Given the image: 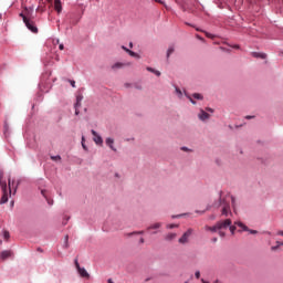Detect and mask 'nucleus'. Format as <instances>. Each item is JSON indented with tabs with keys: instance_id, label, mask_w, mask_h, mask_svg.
Listing matches in <instances>:
<instances>
[{
	"instance_id": "7c9ffc66",
	"label": "nucleus",
	"mask_w": 283,
	"mask_h": 283,
	"mask_svg": "<svg viewBox=\"0 0 283 283\" xmlns=\"http://www.w3.org/2000/svg\"><path fill=\"white\" fill-rule=\"evenodd\" d=\"M75 266H76V270L78 271V269H81V264H78V259H75Z\"/></svg>"
},
{
	"instance_id": "f8f14e48",
	"label": "nucleus",
	"mask_w": 283,
	"mask_h": 283,
	"mask_svg": "<svg viewBox=\"0 0 283 283\" xmlns=\"http://www.w3.org/2000/svg\"><path fill=\"white\" fill-rule=\"evenodd\" d=\"M125 65H129V63L125 64V63L117 62L112 65V70H120L122 67H125Z\"/></svg>"
},
{
	"instance_id": "de8ad7c7",
	"label": "nucleus",
	"mask_w": 283,
	"mask_h": 283,
	"mask_svg": "<svg viewBox=\"0 0 283 283\" xmlns=\"http://www.w3.org/2000/svg\"><path fill=\"white\" fill-rule=\"evenodd\" d=\"M41 193H42V196H43L44 198H48V197L45 196V190H42Z\"/></svg>"
},
{
	"instance_id": "0eeeda50",
	"label": "nucleus",
	"mask_w": 283,
	"mask_h": 283,
	"mask_svg": "<svg viewBox=\"0 0 283 283\" xmlns=\"http://www.w3.org/2000/svg\"><path fill=\"white\" fill-rule=\"evenodd\" d=\"M13 253L11 250H4L0 252V260H8V258H12Z\"/></svg>"
},
{
	"instance_id": "c03bdc74",
	"label": "nucleus",
	"mask_w": 283,
	"mask_h": 283,
	"mask_svg": "<svg viewBox=\"0 0 283 283\" xmlns=\"http://www.w3.org/2000/svg\"><path fill=\"white\" fill-rule=\"evenodd\" d=\"M181 150H182V151H189V148H187V147H181Z\"/></svg>"
},
{
	"instance_id": "cd10ccee",
	"label": "nucleus",
	"mask_w": 283,
	"mask_h": 283,
	"mask_svg": "<svg viewBox=\"0 0 283 283\" xmlns=\"http://www.w3.org/2000/svg\"><path fill=\"white\" fill-rule=\"evenodd\" d=\"M176 94H178L179 98L182 97V91H180L178 87H176Z\"/></svg>"
},
{
	"instance_id": "0e129e2a",
	"label": "nucleus",
	"mask_w": 283,
	"mask_h": 283,
	"mask_svg": "<svg viewBox=\"0 0 283 283\" xmlns=\"http://www.w3.org/2000/svg\"><path fill=\"white\" fill-rule=\"evenodd\" d=\"M234 48H237V50L240 48L239 45H235Z\"/></svg>"
},
{
	"instance_id": "20e7f679",
	"label": "nucleus",
	"mask_w": 283,
	"mask_h": 283,
	"mask_svg": "<svg viewBox=\"0 0 283 283\" xmlns=\"http://www.w3.org/2000/svg\"><path fill=\"white\" fill-rule=\"evenodd\" d=\"M193 233V229H188L182 235L181 238L179 239V244H188L189 242V238H191Z\"/></svg>"
},
{
	"instance_id": "3c124183",
	"label": "nucleus",
	"mask_w": 283,
	"mask_h": 283,
	"mask_svg": "<svg viewBox=\"0 0 283 283\" xmlns=\"http://www.w3.org/2000/svg\"><path fill=\"white\" fill-rule=\"evenodd\" d=\"M122 50H124L125 52H127V50H129V49H127V48H125V46H122Z\"/></svg>"
},
{
	"instance_id": "69168bd1",
	"label": "nucleus",
	"mask_w": 283,
	"mask_h": 283,
	"mask_svg": "<svg viewBox=\"0 0 283 283\" xmlns=\"http://www.w3.org/2000/svg\"><path fill=\"white\" fill-rule=\"evenodd\" d=\"M281 54H282V56H283V52H282Z\"/></svg>"
},
{
	"instance_id": "393cba45",
	"label": "nucleus",
	"mask_w": 283,
	"mask_h": 283,
	"mask_svg": "<svg viewBox=\"0 0 283 283\" xmlns=\"http://www.w3.org/2000/svg\"><path fill=\"white\" fill-rule=\"evenodd\" d=\"M187 98L192 103V105H196V101H193V97L186 93Z\"/></svg>"
},
{
	"instance_id": "052dcab7",
	"label": "nucleus",
	"mask_w": 283,
	"mask_h": 283,
	"mask_svg": "<svg viewBox=\"0 0 283 283\" xmlns=\"http://www.w3.org/2000/svg\"><path fill=\"white\" fill-rule=\"evenodd\" d=\"M245 118L250 119V118H253L252 116H247Z\"/></svg>"
},
{
	"instance_id": "e2e57ef3",
	"label": "nucleus",
	"mask_w": 283,
	"mask_h": 283,
	"mask_svg": "<svg viewBox=\"0 0 283 283\" xmlns=\"http://www.w3.org/2000/svg\"><path fill=\"white\" fill-rule=\"evenodd\" d=\"M49 3H52V0H46Z\"/></svg>"
},
{
	"instance_id": "5fc2aeb1",
	"label": "nucleus",
	"mask_w": 283,
	"mask_h": 283,
	"mask_svg": "<svg viewBox=\"0 0 283 283\" xmlns=\"http://www.w3.org/2000/svg\"><path fill=\"white\" fill-rule=\"evenodd\" d=\"M212 242H218V238L212 239Z\"/></svg>"
},
{
	"instance_id": "f3484780",
	"label": "nucleus",
	"mask_w": 283,
	"mask_h": 283,
	"mask_svg": "<svg viewBox=\"0 0 283 283\" xmlns=\"http://www.w3.org/2000/svg\"><path fill=\"white\" fill-rule=\"evenodd\" d=\"M205 229L206 231H211L212 233H216V231H219L217 223L213 227L206 226Z\"/></svg>"
},
{
	"instance_id": "7ed1b4c3",
	"label": "nucleus",
	"mask_w": 283,
	"mask_h": 283,
	"mask_svg": "<svg viewBox=\"0 0 283 283\" xmlns=\"http://www.w3.org/2000/svg\"><path fill=\"white\" fill-rule=\"evenodd\" d=\"M219 207H222V216L227 217L229 216V213H231V206L229 205V202H227V200L220 198Z\"/></svg>"
},
{
	"instance_id": "9b49d317",
	"label": "nucleus",
	"mask_w": 283,
	"mask_h": 283,
	"mask_svg": "<svg viewBox=\"0 0 283 283\" xmlns=\"http://www.w3.org/2000/svg\"><path fill=\"white\" fill-rule=\"evenodd\" d=\"M77 272L80 273L81 277H90V273H87L85 268H78Z\"/></svg>"
},
{
	"instance_id": "1a4fd4ad",
	"label": "nucleus",
	"mask_w": 283,
	"mask_h": 283,
	"mask_svg": "<svg viewBox=\"0 0 283 283\" xmlns=\"http://www.w3.org/2000/svg\"><path fill=\"white\" fill-rule=\"evenodd\" d=\"M54 10L57 12V14H61V12H63V6L61 4V0H54Z\"/></svg>"
},
{
	"instance_id": "ea45409f",
	"label": "nucleus",
	"mask_w": 283,
	"mask_h": 283,
	"mask_svg": "<svg viewBox=\"0 0 283 283\" xmlns=\"http://www.w3.org/2000/svg\"><path fill=\"white\" fill-rule=\"evenodd\" d=\"M277 247H283V242L282 241H276Z\"/></svg>"
},
{
	"instance_id": "aec40b11",
	"label": "nucleus",
	"mask_w": 283,
	"mask_h": 283,
	"mask_svg": "<svg viewBox=\"0 0 283 283\" xmlns=\"http://www.w3.org/2000/svg\"><path fill=\"white\" fill-rule=\"evenodd\" d=\"M64 249H70V237L69 235H66L65 238H64Z\"/></svg>"
},
{
	"instance_id": "4468645a",
	"label": "nucleus",
	"mask_w": 283,
	"mask_h": 283,
	"mask_svg": "<svg viewBox=\"0 0 283 283\" xmlns=\"http://www.w3.org/2000/svg\"><path fill=\"white\" fill-rule=\"evenodd\" d=\"M234 224L237 227H240V229H242V231H249V227H247L244 223H242V221H237V222H234Z\"/></svg>"
},
{
	"instance_id": "79ce46f5",
	"label": "nucleus",
	"mask_w": 283,
	"mask_h": 283,
	"mask_svg": "<svg viewBox=\"0 0 283 283\" xmlns=\"http://www.w3.org/2000/svg\"><path fill=\"white\" fill-rule=\"evenodd\" d=\"M280 247H277V244L275 247H272V251H277Z\"/></svg>"
},
{
	"instance_id": "6e6552de",
	"label": "nucleus",
	"mask_w": 283,
	"mask_h": 283,
	"mask_svg": "<svg viewBox=\"0 0 283 283\" xmlns=\"http://www.w3.org/2000/svg\"><path fill=\"white\" fill-rule=\"evenodd\" d=\"M210 117L211 115H209V113L205 112V109H200L198 118H200L201 120H209Z\"/></svg>"
},
{
	"instance_id": "9d476101",
	"label": "nucleus",
	"mask_w": 283,
	"mask_h": 283,
	"mask_svg": "<svg viewBox=\"0 0 283 283\" xmlns=\"http://www.w3.org/2000/svg\"><path fill=\"white\" fill-rule=\"evenodd\" d=\"M251 55L253 56V59H262L265 60L266 59V53H260V52H252Z\"/></svg>"
},
{
	"instance_id": "39448f33",
	"label": "nucleus",
	"mask_w": 283,
	"mask_h": 283,
	"mask_svg": "<svg viewBox=\"0 0 283 283\" xmlns=\"http://www.w3.org/2000/svg\"><path fill=\"white\" fill-rule=\"evenodd\" d=\"M230 224H232L231 219H226V220H221V221L217 222V228L220 231L222 229H229Z\"/></svg>"
},
{
	"instance_id": "49530a36",
	"label": "nucleus",
	"mask_w": 283,
	"mask_h": 283,
	"mask_svg": "<svg viewBox=\"0 0 283 283\" xmlns=\"http://www.w3.org/2000/svg\"><path fill=\"white\" fill-rule=\"evenodd\" d=\"M83 149H87V146H85V143L82 142Z\"/></svg>"
},
{
	"instance_id": "a878e982",
	"label": "nucleus",
	"mask_w": 283,
	"mask_h": 283,
	"mask_svg": "<svg viewBox=\"0 0 283 283\" xmlns=\"http://www.w3.org/2000/svg\"><path fill=\"white\" fill-rule=\"evenodd\" d=\"M36 12H41V13L45 12V7L39 6L36 9Z\"/></svg>"
},
{
	"instance_id": "a18cd8bd",
	"label": "nucleus",
	"mask_w": 283,
	"mask_h": 283,
	"mask_svg": "<svg viewBox=\"0 0 283 283\" xmlns=\"http://www.w3.org/2000/svg\"><path fill=\"white\" fill-rule=\"evenodd\" d=\"M139 242H140V244H145V239L140 238Z\"/></svg>"
},
{
	"instance_id": "dca6fc26",
	"label": "nucleus",
	"mask_w": 283,
	"mask_h": 283,
	"mask_svg": "<svg viewBox=\"0 0 283 283\" xmlns=\"http://www.w3.org/2000/svg\"><path fill=\"white\" fill-rule=\"evenodd\" d=\"M163 227V223L157 222L147 228V231H151V229H160Z\"/></svg>"
},
{
	"instance_id": "ddd939ff",
	"label": "nucleus",
	"mask_w": 283,
	"mask_h": 283,
	"mask_svg": "<svg viewBox=\"0 0 283 283\" xmlns=\"http://www.w3.org/2000/svg\"><path fill=\"white\" fill-rule=\"evenodd\" d=\"M106 145L109 146V148L113 150V151H116V148L114 147V139L112 138H106Z\"/></svg>"
},
{
	"instance_id": "473e14b6",
	"label": "nucleus",
	"mask_w": 283,
	"mask_h": 283,
	"mask_svg": "<svg viewBox=\"0 0 283 283\" xmlns=\"http://www.w3.org/2000/svg\"><path fill=\"white\" fill-rule=\"evenodd\" d=\"M70 84L72 85V87H76V82L74 80H70Z\"/></svg>"
},
{
	"instance_id": "72a5a7b5",
	"label": "nucleus",
	"mask_w": 283,
	"mask_h": 283,
	"mask_svg": "<svg viewBox=\"0 0 283 283\" xmlns=\"http://www.w3.org/2000/svg\"><path fill=\"white\" fill-rule=\"evenodd\" d=\"M195 276H196L197 280H200V271H197V272L195 273Z\"/></svg>"
},
{
	"instance_id": "f03ea898",
	"label": "nucleus",
	"mask_w": 283,
	"mask_h": 283,
	"mask_svg": "<svg viewBox=\"0 0 283 283\" xmlns=\"http://www.w3.org/2000/svg\"><path fill=\"white\" fill-rule=\"evenodd\" d=\"M20 17L23 19V23L25 24L28 30H30L34 34H36V32H39V29L36 28V25H34V22L32 20L28 19V17L25 14L20 13Z\"/></svg>"
},
{
	"instance_id": "4c0bfd02",
	"label": "nucleus",
	"mask_w": 283,
	"mask_h": 283,
	"mask_svg": "<svg viewBox=\"0 0 283 283\" xmlns=\"http://www.w3.org/2000/svg\"><path fill=\"white\" fill-rule=\"evenodd\" d=\"M153 74H156V76H160V71L155 70Z\"/></svg>"
},
{
	"instance_id": "a211bd4d",
	"label": "nucleus",
	"mask_w": 283,
	"mask_h": 283,
	"mask_svg": "<svg viewBox=\"0 0 283 283\" xmlns=\"http://www.w3.org/2000/svg\"><path fill=\"white\" fill-rule=\"evenodd\" d=\"M175 46L174 45H170L169 48H168V51H167V59H169L170 56H171V54H174V52H175Z\"/></svg>"
},
{
	"instance_id": "b1692460",
	"label": "nucleus",
	"mask_w": 283,
	"mask_h": 283,
	"mask_svg": "<svg viewBox=\"0 0 283 283\" xmlns=\"http://www.w3.org/2000/svg\"><path fill=\"white\" fill-rule=\"evenodd\" d=\"M143 233H145V231H134L128 233V235H143Z\"/></svg>"
},
{
	"instance_id": "f704fd0d",
	"label": "nucleus",
	"mask_w": 283,
	"mask_h": 283,
	"mask_svg": "<svg viewBox=\"0 0 283 283\" xmlns=\"http://www.w3.org/2000/svg\"><path fill=\"white\" fill-rule=\"evenodd\" d=\"M232 207H235V197H231Z\"/></svg>"
},
{
	"instance_id": "58836bf2",
	"label": "nucleus",
	"mask_w": 283,
	"mask_h": 283,
	"mask_svg": "<svg viewBox=\"0 0 283 283\" xmlns=\"http://www.w3.org/2000/svg\"><path fill=\"white\" fill-rule=\"evenodd\" d=\"M206 109L207 112H210L211 114H213V108L207 107Z\"/></svg>"
},
{
	"instance_id": "09e8293b",
	"label": "nucleus",
	"mask_w": 283,
	"mask_h": 283,
	"mask_svg": "<svg viewBox=\"0 0 283 283\" xmlns=\"http://www.w3.org/2000/svg\"><path fill=\"white\" fill-rule=\"evenodd\" d=\"M206 35L208 36V39H211V33H206Z\"/></svg>"
},
{
	"instance_id": "864d4df0",
	"label": "nucleus",
	"mask_w": 283,
	"mask_h": 283,
	"mask_svg": "<svg viewBox=\"0 0 283 283\" xmlns=\"http://www.w3.org/2000/svg\"><path fill=\"white\" fill-rule=\"evenodd\" d=\"M17 187H18V186H15V187L13 188V193H17Z\"/></svg>"
},
{
	"instance_id": "2eb2a0df",
	"label": "nucleus",
	"mask_w": 283,
	"mask_h": 283,
	"mask_svg": "<svg viewBox=\"0 0 283 283\" xmlns=\"http://www.w3.org/2000/svg\"><path fill=\"white\" fill-rule=\"evenodd\" d=\"M177 235L178 234L176 233H168L166 234L165 240H167V242H171V240H176Z\"/></svg>"
},
{
	"instance_id": "8fccbe9b",
	"label": "nucleus",
	"mask_w": 283,
	"mask_h": 283,
	"mask_svg": "<svg viewBox=\"0 0 283 283\" xmlns=\"http://www.w3.org/2000/svg\"><path fill=\"white\" fill-rule=\"evenodd\" d=\"M75 116H78V108H75Z\"/></svg>"
},
{
	"instance_id": "37998d69",
	"label": "nucleus",
	"mask_w": 283,
	"mask_h": 283,
	"mask_svg": "<svg viewBox=\"0 0 283 283\" xmlns=\"http://www.w3.org/2000/svg\"><path fill=\"white\" fill-rule=\"evenodd\" d=\"M64 49H65V46L63 44L59 45V50H64Z\"/></svg>"
},
{
	"instance_id": "c756f323",
	"label": "nucleus",
	"mask_w": 283,
	"mask_h": 283,
	"mask_svg": "<svg viewBox=\"0 0 283 283\" xmlns=\"http://www.w3.org/2000/svg\"><path fill=\"white\" fill-rule=\"evenodd\" d=\"M51 160H55V161L61 160V156H59V155L57 156H51Z\"/></svg>"
},
{
	"instance_id": "4be33fe9",
	"label": "nucleus",
	"mask_w": 283,
	"mask_h": 283,
	"mask_svg": "<svg viewBox=\"0 0 283 283\" xmlns=\"http://www.w3.org/2000/svg\"><path fill=\"white\" fill-rule=\"evenodd\" d=\"M191 97H192V98H196L197 101H202V98H203L202 94H199V93L192 94Z\"/></svg>"
},
{
	"instance_id": "bb28decb",
	"label": "nucleus",
	"mask_w": 283,
	"mask_h": 283,
	"mask_svg": "<svg viewBox=\"0 0 283 283\" xmlns=\"http://www.w3.org/2000/svg\"><path fill=\"white\" fill-rule=\"evenodd\" d=\"M176 228H178V224L171 223L166 226V229H176Z\"/></svg>"
},
{
	"instance_id": "e433bc0d",
	"label": "nucleus",
	"mask_w": 283,
	"mask_h": 283,
	"mask_svg": "<svg viewBox=\"0 0 283 283\" xmlns=\"http://www.w3.org/2000/svg\"><path fill=\"white\" fill-rule=\"evenodd\" d=\"M147 71H148V72H151V73L154 74V72H155L156 70H154V69H151V67L148 66V67H147Z\"/></svg>"
},
{
	"instance_id": "13d9d810",
	"label": "nucleus",
	"mask_w": 283,
	"mask_h": 283,
	"mask_svg": "<svg viewBox=\"0 0 283 283\" xmlns=\"http://www.w3.org/2000/svg\"><path fill=\"white\" fill-rule=\"evenodd\" d=\"M82 143H85V137L84 136L82 137Z\"/></svg>"
},
{
	"instance_id": "f257e3e1",
	"label": "nucleus",
	"mask_w": 283,
	"mask_h": 283,
	"mask_svg": "<svg viewBox=\"0 0 283 283\" xmlns=\"http://www.w3.org/2000/svg\"><path fill=\"white\" fill-rule=\"evenodd\" d=\"M0 187L2 190V197L0 200V205H6L8 202V197L12 196V188H14V181L9 178L8 184L3 179V171H0Z\"/></svg>"
},
{
	"instance_id": "c85d7f7f",
	"label": "nucleus",
	"mask_w": 283,
	"mask_h": 283,
	"mask_svg": "<svg viewBox=\"0 0 283 283\" xmlns=\"http://www.w3.org/2000/svg\"><path fill=\"white\" fill-rule=\"evenodd\" d=\"M230 228V232L232 233V235L235 233V226H229Z\"/></svg>"
},
{
	"instance_id": "c9c22d12",
	"label": "nucleus",
	"mask_w": 283,
	"mask_h": 283,
	"mask_svg": "<svg viewBox=\"0 0 283 283\" xmlns=\"http://www.w3.org/2000/svg\"><path fill=\"white\" fill-rule=\"evenodd\" d=\"M220 238H224L226 233L223 231H219Z\"/></svg>"
},
{
	"instance_id": "2f4dec72",
	"label": "nucleus",
	"mask_w": 283,
	"mask_h": 283,
	"mask_svg": "<svg viewBox=\"0 0 283 283\" xmlns=\"http://www.w3.org/2000/svg\"><path fill=\"white\" fill-rule=\"evenodd\" d=\"M248 231H249V233H251L252 235H255V233H258V230H250L249 228H248Z\"/></svg>"
},
{
	"instance_id": "6e6d98bb",
	"label": "nucleus",
	"mask_w": 283,
	"mask_h": 283,
	"mask_svg": "<svg viewBox=\"0 0 283 283\" xmlns=\"http://www.w3.org/2000/svg\"><path fill=\"white\" fill-rule=\"evenodd\" d=\"M129 48H134V43L130 42V43H129Z\"/></svg>"
},
{
	"instance_id": "bf43d9fd",
	"label": "nucleus",
	"mask_w": 283,
	"mask_h": 283,
	"mask_svg": "<svg viewBox=\"0 0 283 283\" xmlns=\"http://www.w3.org/2000/svg\"><path fill=\"white\" fill-rule=\"evenodd\" d=\"M201 282H202V283H209V282L205 281V279H202Z\"/></svg>"
},
{
	"instance_id": "680f3d73",
	"label": "nucleus",
	"mask_w": 283,
	"mask_h": 283,
	"mask_svg": "<svg viewBox=\"0 0 283 283\" xmlns=\"http://www.w3.org/2000/svg\"><path fill=\"white\" fill-rule=\"evenodd\" d=\"M213 283H220V281L216 280Z\"/></svg>"
},
{
	"instance_id": "4d7b16f0",
	"label": "nucleus",
	"mask_w": 283,
	"mask_h": 283,
	"mask_svg": "<svg viewBox=\"0 0 283 283\" xmlns=\"http://www.w3.org/2000/svg\"><path fill=\"white\" fill-rule=\"evenodd\" d=\"M108 283H114V281L112 279H108Z\"/></svg>"
},
{
	"instance_id": "603ef678",
	"label": "nucleus",
	"mask_w": 283,
	"mask_h": 283,
	"mask_svg": "<svg viewBox=\"0 0 283 283\" xmlns=\"http://www.w3.org/2000/svg\"><path fill=\"white\" fill-rule=\"evenodd\" d=\"M277 235H282L283 237V231H279Z\"/></svg>"
},
{
	"instance_id": "5701e85b",
	"label": "nucleus",
	"mask_w": 283,
	"mask_h": 283,
	"mask_svg": "<svg viewBox=\"0 0 283 283\" xmlns=\"http://www.w3.org/2000/svg\"><path fill=\"white\" fill-rule=\"evenodd\" d=\"M126 52H127V54H129V56H137V59L140 57L136 52H134L132 50H126Z\"/></svg>"
},
{
	"instance_id": "6ab92c4d",
	"label": "nucleus",
	"mask_w": 283,
	"mask_h": 283,
	"mask_svg": "<svg viewBox=\"0 0 283 283\" xmlns=\"http://www.w3.org/2000/svg\"><path fill=\"white\" fill-rule=\"evenodd\" d=\"M2 237L8 242V240H10V231L3 230L2 231Z\"/></svg>"
},
{
	"instance_id": "a19ab883",
	"label": "nucleus",
	"mask_w": 283,
	"mask_h": 283,
	"mask_svg": "<svg viewBox=\"0 0 283 283\" xmlns=\"http://www.w3.org/2000/svg\"><path fill=\"white\" fill-rule=\"evenodd\" d=\"M49 205H54V200L46 199Z\"/></svg>"
},
{
	"instance_id": "423d86ee",
	"label": "nucleus",
	"mask_w": 283,
	"mask_h": 283,
	"mask_svg": "<svg viewBox=\"0 0 283 283\" xmlns=\"http://www.w3.org/2000/svg\"><path fill=\"white\" fill-rule=\"evenodd\" d=\"M91 134L94 136L93 140L96 145H103V137H101L96 130H91Z\"/></svg>"
},
{
	"instance_id": "412c9836",
	"label": "nucleus",
	"mask_w": 283,
	"mask_h": 283,
	"mask_svg": "<svg viewBox=\"0 0 283 283\" xmlns=\"http://www.w3.org/2000/svg\"><path fill=\"white\" fill-rule=\"evenodd\" d=\"M82 101H83V97L77 96L76 103H75V105H74L75 109H76V108L78 109V107H81V102H82Z\"/></svg>"
}]
</instances>
